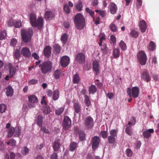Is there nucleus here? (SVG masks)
<instances>
[{"label": "nucleus", "instance_id": "obj_1", "mask_svg": "<svg viewBox=\"0 0 159 159\" xmlns=\"http://www.w3.org/2000/svg\"><path fill=\"white\" fill-rule=\"evenodd\" d=\"M30 23L32 27H37L38 29L42 28L43 25V19L42 17H39L36 20V16L35 14L31 13L30 16Z\"/></svg>", "mask_w": 159, "mask_h": 159}, {"label": "nucleus", "instance_id": "obj_2", "mask_svg": "<svg viewBox=\"0 0 159 159\" xmlns=\"http://www.w3.org/2000/svg\"><path fill=\"white\" fill-rule=\"evenodd\" d=\"M74 22L76 28L79 30L83 29L85 25V20L80 13L77 14L75 16Z\"/></svg>", "mask_w": 159, "mask_h": 159}, {"label": "nucleus", "instance_id": "obj_3", "mask_svg": "<svg viewBox=\"0 0 159 159\" xmlns=\"http://www.w3.org/2000/svg\"><path fill=\"white\" fill-rule=\"evenodd\" d=\"M33 34V30L31 28H30L26 30H22L21 31V35L22 40L25 43L30 42Z\"/></svg>", "mask_w": 159, "mask_h": 159}, {"label": "nucleus", "instance_id": "obj_4", "mask_svg": "<svg viewBox=\"0 0 159 159\" xmlns=\"http://www.w3.org/2000/svg\"><path fill=\"white\" fill-rule=\"evenodd\" d=\"M42 72L44 74L51 71L52 69V63L49 61L44 62L39 66Z\"/></svg>", "mask_w": 159, "mask_h": 159}, {"label": "nucleus", "instance_id": "obj_5", "mask_svg": "<svg viewBox=\"0 0 159 159\" xmlns=\"http://www.w3.org/2000/svg\"><path fill=\"white\" fill-rule=\"evenodd\" d=\"M139 63L142 65H145L147 60L146 55L145 52L141 51L139 52L137 55Z\"/></svg>", "mask_w": 159, "mask_h": 159}, {"label": "nucleus", "instance_id": "obj_6", "mask_svg": "<svg viewBox=\"0 0 159 159\" xmlns=\"http://www.w3.org/2000/svg\"><path fill=\"white\" fill-rule=\"evenodd\" d=\"M139 90L138 87H135L132 88H128L127 90V93L130 97L132 96L134 98L138 97L139 94Z\"/></svg>", "mask_w": 159, "mask_h": 159}, {"label": "nucleus", "instance_id": "obj_7", "mask_svg": "<svg viewBox=\"0 0 159 159\" xmlns=\"http://www.w3.org/2000/svg\"><path fill=\"white\" fill-rule=\"evenodd\" d=\"M62 124L64 129L66 130L69 129L71 125V120L67 116H65L64 117Z\"/></svg>", "mask_w": 159, "mask_h": 159}, {"label": "nucleus", "instance_id": "obj_8", "mask_svg": "<svg viewBox=\"0 0 159 159\" xmlns=\"http://www.w3.org/2000/svg\"><path fill=\"white\" fill-rule=\"evenodd\" d=\"M100 141V139L99 137L94 136L92 138L91 141L92 144V147L93 150L95 151L98 147Z\"/></svg>", "mask_w": 159, "mask_h": 159}, {"label": "nucleus", "instance_id": "obj_9", "mask_svg": "<svg viewBox=\"0 0 159 159\" xmlns=\"http://www.w3.org/2000/svg\"><path fill=\"white\" fill-rule=\"evenodd\" d=\"M110 135L108 137V142L110 143H113L115 141L117 135V132L115 129H112L110 131Z\"/></svg>", "mask_w": 159, "mask_h": 159}, {"label": "nucleus", "instance_id": "obj_10", "mask_svg": "<svg viewBox=\"0 0 159 159\" xmlns=\"http://www.w3.org/2000/svg\"><path fill=\"white\" fill-rule=\"evenodd\" d=\"M85 55L82 52L78 53L75 57L76 61L80 64H83L85 63Z\"/></svg>", "mask_w": 159, "mask_h": 159}, {"label": "nucleus", "instance_id": "obj_11", "mask_svg": "<svg viewBox=\"0 0 159 159\" xmlns=\"http://www.w3.org/2000/svg\"><path fill=\"white\" fill-rule=\"evenodd\" d=\"M85 126L87 129H90L93 125V120L90 116L87 117L84 120Z\"/></svg>", "mask_w": 159, "mask_h": 159}, {"label": "nucleus", "instance_id": "obj_12", "mask_svg": "<svg viewBox=\"0 0 159 159\" xmlns=\"http://www.w3.org/2000/svg\"><path fill=\"white\" fill-rule=\"evenodd\" d=\"M28 100L30 103L28 104L30 108L34 107L35 106L34 104L32 103H37L38 101L37 98L34 95H32L29 96L28 97Z\"/></svg>", "mask_w": 159, "mask_h": 159}, {"label": "nucleus", "instance_id": "obj_13", "mask_svg": "<svg viewBox=\"0 0 159 159\" xmlns=\"http://www.w3.org/2000/svg\"><path fill=\"white\" fill-rule=\"evenodd\" d=\"M21 54L25 58H30L31 53L29 49L27 47L23 48L20 51Z\"/></svg>", "mask_w": 159, "mask_h": 159}, {"label": "nucleus", "instance_id": "obj_14", "mask_svg": "<svg viewBox=\"0 0 159 159\" xmlns=\"http://www.w3.org/2000/svg\"><path fill=\"white\" fill-rule=\"evenodd\" d=\"M141 77L143 80L147 82H148L150 81L151 78L149 73L146 70H144L142 73Z\"/></svg>", "mask_w": 159, "mask_h": 159}, {"label": "nucleus", "instance_id": "obj_15", "mask_svg": "<svg viewBox=\"0 0 159 159\" xmlns=\"http://www.w3.org/2000/svg\"><path fill=\"white\" fill-rule=\"evenodd\" d=\"M70 62V58L67 56H63L61 60V65L62 67H66L69 64Z\"/></svg>", "mask_w": 159, "mask_h": 159}, {"label": "nucleus", "instance_id": "obj_16", "mask_svg": "<svg viewBox=\"0 0 159 159\" xmlns=\"http://www.w3.org/2000/svg\"><path fill=\"white\" fill-rule=\"evenodd\" d=\"M154 132V129H147L144 131L143 133V135L146 139L149 138L151 136V134Z\"/></svg>", "mask_w": 159, "mask_h": 159}, {"label": "nucleus", "instance_id": "obj_17", "mask_svg": "<svg viewBox=\"0 0 159 159\" xmlns=\"http://www.w3.org/2000/svg\"><path fill=\"white\" fill-rule=\"evenodd\" d=\"M60 139H57L55 140L52 145V148L54 152L57 151L60 148L61 146Z\"/></svg>", "mask_w": 159, "mask_h": 159}, {"label": "nucleus", "instance_id": "obj_18", "mask_svg": "<svg viewBox=\"0 0 159 159\" xmlns=\"http://www.w3.org/2000/svg\"><path fill=\"white\" fill-rule=\"evenodd\" d=\"M139 26L142 32L144 33L146 31L147 26V24L144 20H142L140 21Z\"/></svg>", "mask_w": 159, "mask_h": 159}, {"label": "nucleus", "instance_id": "obj_19", "mask_svg": "<svg viewBox=\"0 0 159 159\" xmlns=\"http://www.w3.org/2000/svg\"><path fill=\"white\" fill-rule=\"evenodd\" d=\"M43 53L46 57H49L51 54V47L49 45L46 46L44 49Z\"/></svg>", "mask_w": 159, "mask_h": 159}, {"label": "nucleus", "instance_id": "obj_20", "mask_svg": "<svg viewBox=\"0 0 159 159\" xmlns=\"http://www.w3.org/2000/svg\"><path fill=\"white\" fill-rule=\"evenodd\" d=\"M109 8L111 13L112 14L116 13L117 10V6L113 2H111L109 5Z\"/></svg>", "mask_w": 159, "mask_h": 159}, {"label": "nucleus", "instance_id": "obj_21", "mask_svg": "<svg viewBox=\"0 0 159 159\" xmlns=\"http://www.w3.org/2000/svg\"><path fill=\"white\" fill-rule=\"evenodd\" d=\"M93 69L96 72V75H98L99 72V62L97 61H93Z\"/></svg>", "mask_w": 159, "mask_h": 159}, {"label": "nucleus", "instance_id": "obj_22", "mask_svg": "<svg viewBox=\"0 0 159 159\" xmlns=\"http://www.w3.org/2000/svg\"><path fill=\"white\" fill-rule=\"evenodd\" d=\"M54 17L53 13L50 11H47L44 14V18L46 20H51Z\"/></svg>", "mask_w": 159, "mask_h": 159}, {"label": "nucleus", "instance_id": "obj_23", "mask_svg": "<svg viewBox=\"0 0 159 159\" xmlns=\"http://www.w3.org/2000/svg\"><path fill=\"white\" fill-rule=\"evenodd\" d=\"M8 66L9 67V73L10 77L11 78L15 75L16 71V69L15 68L13 67L10 63H8Z\"/></svg>", "mask_w": 159, "mask_h": 159}, {"label": "nucleus", "instance_id": "obj_24", "mask_svg": "<svg viewBox=\"0 0 159 159\" xmlns=\"http://www.w3.org/2000/svg\"><path fill=\"white\" fill-rule=\"evenodd\" d=\"M13 58L14 59L19 60L21 57L20 51L19 49H16L13 52Z\"/></svg>", "mask_w": 159, "mask_h": 159}, {"label": "nucleus", "instance_id": "obj_25", "mask_svg": "<svg viewBox=\"0 0 159 159\" xmlns=\"http://www.w3.org/2000/svg\"><path fill=\"white\" fill-rule=\"evenodd\" d=\"M78 147L77 143L74 142H71L69 146V150L71 152H73Z\"/></svg>", "mask_w": 159, "mask_h": 159}, {"label": "nucleus", "instance_id": "obj_26", "mask_svg": "<svg viewBox=\"0 0 159 159\" xmlns=\"http://www.w3.org/2000/svg\"><path fill=\"white\" fill-rule=\"evenodd\" d=\"M120 55V50L118 48H115L113 51V56L114 58H117Z\"/></svg>", "mask_w": 159, "mask_h": 159}, {"label": "nucleus", "instance_id": "obj_27", "mask_svg": "<svg viewBox=\"0 0 159 159\" xmlns=\"http://www.w3.org/2000/svg\"><path fill=\"white\" fill-rule=\"evenodd\" d=\"M6 90V93L7 96H12L13 95V90L11 86L8 87Z\"/></svg>", "mask_w": 159, "mask_h": 159}, {"label": "nucleus", "instance_id": "obj_28", "mask_svg": "<svg viewBox=\"0 0 159 159\" xmlns=\"http://www.w3.org/2000/svg\"><path fill=\"white\" fill-rule=\"evenodd\" d=\"M74 108L75 112L79 113L81 112V106L78 103H75L74 104Z\"/></svg>", "mask_w": 159, "mask_h": 159}, {"label": "nucleus", "instance_id": "obj_29", "mask_svg": "<svg viewBox=\"0 0 159 159\" xmlns=\"http://www.w3.org/2000/svg\"><path fill=\"white\" fill-rule=\"evenodd\" d=\"M61 70L57 69L54 73L53 76L55 79H58L61 75Z\"/></svg>", "mask_w": 159, "mask_h": 159}, {"label": "nucleus", "instance_id": "obj_30", "mask_svg": "<svg viewBox=\"0 0 159 159\" xmlns=\"http://www.w3.org/2000/svg\"><path fill=\"white\" fill-rule=\"evenodd\" d=\"M43 117L42 116L39 115L37 119V124L40 127L42 126L43 123Z\"/></svg>", "mask_w": 159, "mask_h": 159}, {"label": "nucleus", "instance_id": "obj_31", "mask_svg": "<svg viewBox=\"0 0 159 159\" xmlns=\"http://www.w3.org/2000/svg\"><path fill=\"white\" fill-rule=\"evenodd\" d=\"M97 91V89L95 86L93 85H91L89 87V93L94 94Z\"/></svg>", "mask_w": 159, "mask_h": 159}, {"label": "nucleus", "instance_id": "obj_32", "mask_svg": "<svg viewBox=\"0 0 159 159\" xmlns=\"http://www.w3.org/2000/svg\"><path fill=\"white\" fill-rule=\"evenodd\" d=\"M139 33L137 31L133 30L130 32V36L132 38H137L139 35Z\"/></svg>", "mask_w": 159, "mask_h": 159}, {"label": "nucleus", "instance_id": "obj_33", "mask_svg": "<svg viewBox=\"0 0 159 159\" xmlns=\"http://www.w3.org/2000/svg\"><path fill=\"white\" fill-rule=\"evenodd\" d=\"M43 112L46 114L50 113L51 112L50 107L47 105L43 106Z\"/></svg>", "mask_w": 159, "mask_h": 159}, {"label": "nucleus", "instance_id": "obj_34", "mask_svg": "<svg viewBox=\"0 0 159 159\" xmlns=\"http://www.w3.org/2000/svg\"><path fill=\"white\" fill-rule=\"evenodd\" d=\"M109 28L112 32H116L117 31L118 29L116 26L113 23H111L109 26Z\"/></svg>", "mask_w": 159, "mask_h": 159}, {"label": "nucleus", "instance_id": "obj_35", "mask_svg": "<svg viewBox=\"0 0 159 159\" xmlns=\"http://www.w3.org/2000/svg\"><path fill=\"white\" fill-rule=\"evenodd\" d=\"M156 47V45L154 42L151 41L150 42L149 46L148 48V49L150 51H153L155 49Z\"/></svg>", "mask_w": 159, "mask_h": 159}, {"label": "nucleus", "instance_id": "obj_36", "mask_svg": "<svg viewBox=\"0 0 159 159\" xmlns=\"http://www.w3.org/2000/svg\"><path fill=\"white\" fill-rule=\"evenodd\" d=\"M83 5L81 1H79L75 5V8L79 11H80L82 9Z\"/></svg>", "mask_w": 159, "mask_h": 159}, {"label": "nucleus", "instance_id": "obj_37", "mask_svg": "<svg viewBox=\"0 0 159 159\" xmlns=\"http://www.w3.org/2000/svg\"><path fill=\"white\" fill-rule=\"evenodd\" d=\"M80 77L78 74H75L73 77V82L74 84H78L80 81Z\"/></svg>", "mask_w": 159, "mask_h": 159}, {"label": "nucleus", "instance_id": "obj_38", "mask_svg": "<svg viewBox=\"0 0 159 159\" xmlns=\"http://www.w3.org/2000/svg\"><path fill=\"white\" fill-rule=\"evenodd\" d=\"M54 51L57 54H59L61 51V48L60 46L57 44H56L54 46Z\"/></svg>", "mask_w": 159, "mask_h": 159}, {"label": "nucleus", "instance_id": "obj_39", "mask_svg": "<svg viewBox=\"0 0 159 159\" xmlns=\"http://www.w3.org/2000/svg\"><path fill=\"white\" fill-rule=\"evenodd\" d=\"M119 46L122 50L125 51L127 49L126 44L122 40H121Z\"/></svg>", "mask_w": 159, "mask_h": 159}, {"label": "nucleus", "instance_id": "obj_40", "mask_svg": "<svg viewBox=\"0 0 159 159\" xmlns=\"http://www.w3.org/2000/svg\"><path fill=\"white\" fill-rule=\"evenodd\" d=\"M29 149L26 147H24L21 150V153L24 156H26L28 153Z\"/></svg>", "mask_w": 159, "mask_h": 159}, {"label": "nucleus", "instance_id": "obj_41", "mask_svg": "<svg viewBox=\"0 0 159 159\" xmlns=\"http://www.w3.org/2000/svg\"><path fill=\"white\" fill-rule=\"evenodd\" d=\"M79 139L81 141H84L85 139V135L83 131H80L79 134Z\"/></svg>", "mask_w": 159, "mask_h": 159}, {"label": "nucleus", "instance_id": "obj_42", "mask_svg": "<svg viewBox=\"0 0 159 159\" xmlns=\"http://www.w3.org/2000/svg\"><path fill=\"white\" fill-rule=\"evenodd\" d=\"M15 131V129L14 128L11 127L9 130V132L7 135L9 138H11L14 134Z\"/></svg>", "mask_w": 159, "mask_h": 159}, {"label": "nucleus", "instance_id": "obj_43", "mask_svg": "<svg viewBox=\"0 0 159 159\" xmlns=\"http://www.w3.org/2000/svg\"><path fill=\"white\" fill-rule=\"evenodd\" d=\"M15 20L12 18L10 19L7 21V26L9 27H11L13 26Z\"/></svg>", "mask_w": 159, "mask_h": 159}, {"label": "nucleus", "instance_id": "obj_44", "mask_svg": "<svg viewBox=\"0 0 159 159\" xmlns=\"http://www.w3.org/2000/svg\"><path fill=\"white\" fill-rule=\"evenodd\" d=\"M68 39V36L66 34H64L61 38V41L64 44H65L67 42Z\"/></svg>", "mask_w": 159, "mask_h": 159}, {"label": "nucleus", "instance_id": "obj_45", "mask_svg": "<svg viewBox=\"0 0 159 159\" xmlns=\"http://www.w3.org/2000/svg\"><path fill=\"white\" fill-rule=\"evenodd\" d=\"M64 108L63 107H61L56 110L55 113L57 115H60L63 112Z\"/></svg>", "mask_w": 159, "mask_h": 159}, {"label": "nucleus", "instance_id": "obj_46", "mask_svg": "<svg viewBox=\"0 0 159 159\" xmlns=\"http://www.w3.org/2000/svg\"><path fill=\"white\" fill-rule=\"evenodd\" d=\"M126 133L129 135H131L133 134L132 129L129 126H127L125 129Z\"/></svg>", "mask_w": 159, "mask_h": 159}, {"label": "nucleus", "instance_id": "obj_47", "mask_svg": "<svg viewBox=\"0 0 159 159\" xmlns=\"http://www.w3.org/2000/svg\"><path fill=\"white\" fill-rule=\"evenodd\" d=\"M7 34L5 30H3L0 32V39L2 40L5 39L7 36Z\"/></svg>", "mask_w": 159, "mask_h": 159}, {"label": "nucleus", "instance_id": "obj_48", "mask_svg": "<svg viewBox=\"0 0 159 159\" xmlns=\"http://www.w3.org/2000/svg\"><path fill=\"white\" fill-rule=\"evenodd\" d=\"M84 102L89 107L90 104L91 102L89 97L87 95H85Z\"/></svg>", "mask_w": 159, "mask_h": 159}, {"label": "nucleus", "instance_id": "obj_49", "mask_svg": "<svg viewBox=\"0 0 159 159\" xmlns=\"http://www.w3.org/2000/svg\"><path fill=\"white\" fill-rule=\"evenodd\" d=\"M136 121L135 118L134 116H132L129 120V121L128 122V125H134L136 123Z\"/></svg>", "mask_w": 159, "mask_h": 159}, {"label": "nucleus", "instance_id": "obj_50", "mask_svg": "<svg viewBox=\"0 0 159 159\" xmlns=\"http://www.w3.org/2000/svg\"><path fill=\"white\" fill-rule=\"evenodd\" d=\"M59 91L57 90L54 91L53 94V99L54 100H56L59 97Z\"/></svg>", "mask_w": 159, "mask_h": 159}, {"label": "nucleus", "instance_id": "obj_51", "mask_svg": "<svg viewBox=\"0 0 159 159\" xmlns=\"http://www.w3.org/2000/svg\"><path fill=\"white\" fill-rule=\"evenodd\" d=\"M101 50L102 53H106L107 52V48L106 44H103L102 46Z\"/></svg>", "mask_w": 159, "mask_h": 159}, {"label": "nucleus", "instance_id": "obj_52", "mask_svg": "<svg viewBox=\"0 0 159 159\" xmlns=\"http://www.w3.org/2000/svg\"><path fill=\"white\" fill-rule=\"evenodd\" d=\"M21 25V21L19 20H15V23H14V26L15 28H19Z\"/></svg>", "mask_w": 159, "mask_h": 159}, {"label": "nucleus", "instance_id": "obj_53", "mask_svg": "<svg viewBox=\"0 0 159 159\" xmlns=\"http://www.w3.org/2000/svg\"><path fill=\"white\" fill-rule=\"evenodd\" d=\"M6 109V107L4 104H2L0 105V112H4Z\"/></svg>", "mask_w": 159, "mask_h": 159}, {"label": "nucleus", "instance_id": "obj_54", "mask_svg": "<svg viewBox=\"0 0 159 159\" xmlns=\"http://www.w3.org/2000/svg\"><path fill=\"white\" fill-rule=\"evenodd\" d=\"M64 10L67 14H69L70 12V9L67 4H65L64 6Z\"/></svg>", "mask_w": 159, "mask_h": 159}, {"label": "nucleus", "instance_id": "obj_55", "mask_svg": "<svg viewBox=\"0 0 159 159\" xmlns=\"http://www.w3.org/2000/svg\"><path fill=\"white\" fill-rule=\"evenodd\" d=\"M100 135L103 139L107 138L108 136V133L107 131H102L100 132Z\"/></svg>", "mask_w": 159, "mask_h": 159}, {"label": "nucleus", "instance_id": "obj_56", "mask_svg": "<svg viewBox=\"0 0 159 159\" xmlns=\"http://www.w3.org/2000/svg\"><path fill=\"white\" fill-rule=\"evenodd\" d=\"M17 43V41L16 39L13 38L11 39L10 43V44L11 46L15 47Z\"/></svg>", "mask_w": 159, "mask_h": 159}, {"label": "nucleus", "instance_id": "obj_57", "mask_svg": "<svg viewBox=\"0 0 159 159\" xmlns=\"http://www.w3.org/2000/svg\"><path fill=\"white\" fill-rule=\"evenodd\" d=\"M126 153L128 157H131L133 154V152L130 148H127L126 150Z\"/></svg>", "mask_w": 159, "mask_h": 159}, {"label": "nucleus", "instance_id": "obj_58", "mask_svg": "<svg viewBox=\"0 0 159 159\" xmlns=\"http://www.w3.org/2000/svg\"><path fill=\"white\" fill-rule=\"evenodd\" d=\"M20 131L21 129L19 127L16 128L15 131V136L16 137L19 136L20 135Z\"/></svg>", "mask_w": 159, "mask_h": 159}, {"label": "nucleus", "instance_id": "obj_59", "mask_svg": "<svg viewBox=\"0 0 159 159\" xmlns=\"http://www.w3.org/2000/svg\"><path fill=\"white\" fill-rule=\"evenodd\" d=\"M86 11L89 13L90 15L92 17H94V12L93 11H92L89 8L87 7L86 8Z\"/></svg>", "mask_w": 159, "mask_h": 159}, {"label": "nucleus", "instance_id": "obj_60", "mask_svg": "<svg viewBox=\"0 0 159 159\" xmlns=\"http://www.w3.org/2000/svg\"><path fill=\"white\" fill-rule=\"evenodd\" d=\"M41 128V130H42L46 134H49L50 132L49 130L46 129L45 127H43L42 126L40 127Z\"/></svg>", "mask_w": 159, "mask_h": 159}, {"label": "nucleus", "instance_id": "obj_61", "mask_svg": "<svg viewBox=\"0 0 159 159\" xmlns=\"http://www.w3.org/2000/svg\"><path fill=\"white\" fill-rule=\"evenodd\" d=\"M58 155L57 153L54 152L50 157V159H57Z\"/></svg>", "mask_w": 159, "mask_h": 159}, {"label": "nucleus", "instance_id": "obj_62", "mask_svg": "<svg viewBox=\"0 0 159 159\" xmlns=\"http://www.w3.org/2000/svg\"><path fill=\"white\" fill-rule=\"evenodd\" d=\"M44 145V143H41L40 145H37L36 146V148L38 149L41 150L43 147Z\"/></svg>", "mask_w": 159, "mask_h": 159}, {"label": "nucleus", "instance_id": "obj_63", "mask_svg": "<svg viewBox=\"0 0 159 159\" xmlns=\"http://www.w3.org/2000/svg\"><path fill=\"white\" fill-rule=\"evenodd\" d=\"M111 39L113 44L116 43V38L115 36L113 35H111Z\"/></svg>", "mask_w": 159, "mask_h": 159}, {"label": "nucleus", "instance_id": "obj_64", "mask_svg": "<svg viewBox=\"0 0 159 159\" xmlns=\"http://www.w3.org/2000/svg\"><path fill=\"white\" fill-rule=\"evenodd\" d=\"M38 82V80L35 79H32L30 80L29 82V83L30 84H36Z\"/></svg>", "mask_w": 159, "mask_h": 159}]
</instances>
